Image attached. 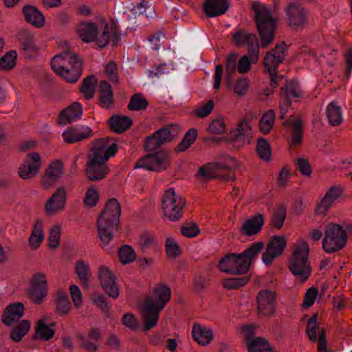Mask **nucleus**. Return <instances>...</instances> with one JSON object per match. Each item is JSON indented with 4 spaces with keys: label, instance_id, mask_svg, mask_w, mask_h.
I'll list each match as a JSON object with an SVG mask.
<instances>
[{
    "label": "nucleus",
    "instance_id": "obj_28",
    "mask_svg": "<svg viewBox=\"0 0 352 352\" xmlns=\"http://www.w3.org/2000/svg\"><path fill=\"white\" fill-rule=\"evenodd\" d=\"M342 193V188L340 186H331L325 193L324 197L316 207V212L324 215L333 206Z\"/></svg>",
    "mask_w": 352,
    "mask_h": 352
},
{
    "label": "nucleus",
    "instance_id": "obj_62",
    "mask_svg": "<svg viewBox=\"0 0 352 352\" xmlns=\"http://www.w3.org/2000/svg\"><path fill=\"white\" fill-rule=\"evenodd\" d=\"M250 87V81L246 78L238 79L233 86L234 92L239 96H244Z\"/></svg>",
    "mask_w": 352,
    "mask_h": 352
},
{
    "label": "nucleus",
    "instance_id": "obj_36",
    "mask_svg": "<svg viewBox=\"0 0 352 352\" xmlns=\"http://www.w3.org/2000/svg\"><path fill=\"white\" fill-rule=\"evenodd\" d=\"M263 223V216L261 214H256L245 221L241 228V232L246 236L255 235L261 231Z\"/></svg>",
    "mask_w": 352,
    "mask_h": 352
},
{
    "label": "nucleus",
    "instance_id": "obj_40",
    "mask_svg": "<svg viewBox=\"0 0 352 352\" xmlns=\"http://www.w3.org/2000/svg\"><path fill=\"white\" fill-rule=\"evenodd\" d=\"M264 248V244L261 241H257L252 244L241 252V256L244 258V260L248 262V266L249 268L250 265L258 258V256L261 250Z\"/></svg>",
    "mask_w": 352,
    "mask_h": 352
},
{
    "label": "nucleus",
    "instance_id": "obj_56",
    "mask_svg": "<svg viewBox=\"0 0 352 352\" xmlns=\"http://www.w3.org/2000/svg\"><path fill=\"white\" fill-rule=\"evenodd\" d=\"M197 137V131L195 129H190L185 134L181 142L177 146L179 151H184L188 149L195 141Z\"/></svg>",
    "mask_w": 352,
    "mask_h": 352
},
{
    "label": "nucleus",
    "instance_id": "obj_39",
    "mask_svg": "<svg viewBox=\"0 0 352 352\" xmlns=\"http://www.w3.org/2000/svg\"><path fill=\"white\" fill-rule=\"evenodd\" d=\"M326 114L329 122L332 126H338L343 121V115L341 107L334 101L329 103L326 109Z\"/></svg>",
    "mask_w": 352,
    "mask_h": 352
},
{
    "label": "nucleus",
    "instance_id": "obj_29",
    "mask_svg": "<svg viewBox=\"0 0 352 352\" xmlns=\"http://www.w3.org/2000/svg\"><path fill=\"white\" fill-rule=\"evenodd\" d=\"M153 9L151 6H146L144 2H140L131 9L123 12L124 21H129L131 24H135L138 22V17H152Z\"/></svg>",
    "mask_w": 352,
    "mask_h": 352
},
{
    "label": "nucleus",
    "instance_id": "obj_13",
    "mask_svg": "<svg viewBox=\"0 0 352 352\" xmlns=\"http://www.w3.org/2000/svg\"><path fill=\"white\" fill-rule=\"evenodd\" d=\"M179 127L176 124H170L157 131L151 136L146 138L145 148L148 151H153L162 144L172 141L177 137Z\"/></svg>",
    "mask_w": 352,
    "mask_h": 352
},
{
    "label": "nucleus",
    "instance_id": "obj_5",
    "mask_svg": "<svg viewBox=\"0 0 352 352\" xmlns=\"http://www.w3.org/2000/svg\"><path fill=\"white\" fill-rule=\"evenodd\" d=\"M81 64L80 58L74 53L65 51L52 58L51 67L55 73L73 83L81 75Z\"/></svg>",
    "mask_w": 352,
    "mask_h": 352
},
{
    "label": "nucleus",
    "instance_id": "obj_30",
    "mask_svg": "<svg viewBox=\"0 0 352 352\" xmlns=\"http://www.w3.org/2000/svg\"><path fill=\"white\" fill-rule=\"evenodd\" d=\"M24 305L22 302H14L9 305L2 316L3 322L7 326H12L23 317Z\"/></svg>",
    "mask_w": 352,
    "mask_h": 352
},
{
    "label": "nucleus",
    "instance_id": "obj_59",
    "mask_svg": "<svg viewBox=\"0 0 352 352\" xmlns=\"http://www.w3.org/2000/svg\"><path fill=\"white\" fill-rule=\"evenodd\" d=\"M17 54L15 51H10L6 53L0 59V68L4 70H9L16 65Z\"/></svg>",
    "mask_w": 352,
    "mask_h": 352
},
{
    "label": "nucleus",
    "instance_id": "obj_35",
    "mask_svg": "<svg viewBox=\"0 0 352 352\" xmlns=\"http://www.w3.org/2000/svg\"><path fill=\"white\" fill-rule=\"evenodd\" d=\"M82 114V105L79 102H74L62 111L59 116L58 122L61 125H66L80 119Z\"/></svg>",
    "mask_w": 352,
    "mask_h": 352
},
{
    "label": "nucleus",
    "instance_id": "obj_47",
    "mask_svg": "<svg viewBox=\"0 0 352 352\" xmlns=\"http://www.w3.org/2000/svg\"><path fill=\"white\" fill-rule=\"evenodd\" d=\"M30 322L29 320H21L19 324L12 330L10 334L11 339L16 342H20L30 331Z\"/></svg>",
    "mask_w": 352,
    "mask_h": 352
},
{
    "label": "nucleus",
    "instance_id": "obj_51",
    "mask_svg": "<svg viewBox=\"0 0 352 352\" xmlns=\"http://www.w3.org/2000/svg\"><path fill=\"white\" fill-rule=\"evenodd\" d=\"M256 151L261 160L264 161H269L270 160L271 147L265 139L263 138L258 139Z\"/></svg>",
    "mask_w": 352,
    "mask_h": 352
},
{
    "label": "nucleus",
    "instance_id": "obj_20",
    "mask_svg": "<svg viewBox=\"0 0 352 352\" xmlns=\"http://www.w3.org/2000/svg\"><path fill=\"white\" fill-rule=\"evenodd\" d=\"M117 145L110 138L100 139L96 141L93 147L92 155L89 159L107 163L109 158L117 152Z\"/></svg>",
    "mask_w": 352,
    "mask_h": 352
},
{
    "label": "nucleus",
    "instance_id": "obj_52",
    "mask_svg": "<svg viewBox=\"0 0 352 352\" xmlns=\"http://www.w3.org/2000/svg\"><path fill=\"white\" fill-rule=\"evenodd\" d=\"M62 228L58 224L52 226L49 230V248L56 249L60 245Z\"/></svg>",
    "mask_w": 352,
    "mask_h": 352
},
{
    "label": "nucleus",
    "instance_id": "obj_42",
    "mask_svg": "<svg viewBox=\"0 0 352 352\" xmlns=\"http://www.w3.org/2000/svg\"><path fill=\"white\" fill-rule=\"evenodd\" d=\"M75 272L82 283L87 287L92 276L89 264L83 261H77Z\"/></svg>",
    "mask_w": 352,
    "mask_h": 352
},
{
    "label": "nucleus",
    "instance_id": "obj_9",
    "mask_svg": "<svg viewBox=\"0 0 352 352\" xmlns=\"http://www.w3.org/2000/svg\"><path fill=\"white\" fill-rule=\"evenodd\" d=\"M236 166V160L227 157L224 162L208 163L201 166L196 174L197 177L201 179H209L213 177H222L226 180H234L232 175H223V173Z\"/></svg>",
    "mask_w": 352,
    "mask_h": 352
},
{
    "label": "nucleus",
    "instance_id": "obj_22",
    "mask_svg": "<svg viewBox=\"0 0 352 352\" xmlns=\"http://www.w3.org/2000/svg\"><path fill=\"white\" fill-rule=\"evenodd\" d=\"M67 199L65 188H58L45 204V214L49 217H53L63 212L66 207Z\"/></svg>",
    "mask_w": 352,
    "mask_h": 352
},
{
    "label": "nucleus",
    "instance_id": "obj_1",
    "mask_svg": "<svg viewBox=\"0 0 352 352\" xmlns=\"http://www.w3.org/2000/svg\"><path fill=\"white\" fill-rule=\"evenodd\" d=\"M76 32L83 42H96L100 48L107 46L111 41L113 44L118 41L116 31L102 16L96 17L91 21L80 22L76 25Z\"/></svg>",
    "mask_w": 352,
    "mask_h": 352
},
{
    "label": "nucleus",
    "instance_id": "obj_60",
    "mask_svg": "<svg viewBox=\"0 0 352 352\" xmlns=\"http://www.w3.org/2000/svg\"><path fill=\"white\" fill-rule=\"evenodd\" d=\"M248 280L247 277L230 278L223 280L222 285L228 289H235L246 285Z\"/></svg>",
    "mask_w": 352,
    "mask_h": 352
},
{
    "label": "nucleus",
    "instance_id": "obj_64",
    "mask_svg": "<svg viewBox=\"0 0 352 352\" xmlns=\"http://www.w3.org/2000/svg\"><path fill=\"white\" fill-rule=\"evenodd\" d=\"M213 109L214 102L208 100L207 102L198 106L195 110V113L198 118H205L210 114Z\"/></svg>",
    "mask_w": 352,
    "mask_h": 352
},
{
    "label": "nucleus",
    "instance_id": "obj_55",
    "mask_svg": "<svg viewBox=\"0 0 352 352\" xmlns=\"http://www.w3.org/2000/svg\"><path fill=\"white\" fill-rule=\"evenodd\" d=\"M96 80L94 76L87 77L82 82L80 91L87 99L93 98L95 93Z\"/></svg>",
    "mask_w": 352,
    "mask_h": 352
},
{
    "label": "nucleus",
    "instance_id": "obj_58",
    "mask_svg": "<svg viewBox=\"0 0 352 352\" xmlns=\"http://www.w3.org/2000/svg\"><path fill=\"white\" fill-rule=\"evenodd\" d=\"M99 199V193L96 188L91 186L87 188L83 199L84 204L87 208L96 206Z\"/></svg>",
    "mask_w": 352,
    "mask_h": 352
},
{
    "label": "nucleus",
    "instance_id": "obj_49",
    "mask_svg": "<svg viewBox=\"0 0 352 352\" xmlns=\"http://www.w3.org/2000/svg\"><path fill=\"white\" fill-rule=\"evenodd\" d=\"M285 124L290 125L293 127L294 131L292 143L294 145L300 144L302 138V124L301 120L292 118L285 122Z\"/></svg>",
    "mask_w": 352,
    "mask_h": 352
},
{
    "label": "nucleus",
    "instance_id": "obj_21",
    "mask_svg": "<svg viewBox=\"0 0 352 352\" xmlns=\"http://www.w3.org/2000/svg\"><path fill=\"white\" fill-rule=\"evenodd\" d=\"M306 332L311 342L318 341V349L319 352H329L327 349L326 329L320 327L318 322L317 314H314L308 320Z\"/></svg>",
    "mask_w": 352,
    "mask_h": 352
},
{
    "label": "nucleus",
    "instance_id": "obj_16",
    "mask_svg": "<svg viewBox=\"0 0 352 352\" xmlns=\"http://www.w3.org/2000/svg\"><path fill=\"white\" fill-rule=\"evenodd\" d=\"M285 12L287 23L292 29H301L308 23L307 11L297 2H290Z\"/></svg>",
    "mask_w": 352,
    "mask_h": 352
},
{
    "label": "nucleus",
    "instance_id": "obj_54",
    "mask_svg": "<svg viewBox=\"0 0 352 352\" xmlns=\"http://www.w3.org/2000/svg\"><path fill=\"white\" fill-rule=\"evenodd\" d=\"M237 57L238 55L236 54H231L226 59V82L228 89L230 88L232 74L236 70Z\"/></svg>",
    "mask_w": 352,
    "mask_h": 352
},
{
    "label": "nucleus",
    "instance_id": "obj_33",
    "mask_svg": "<svg viewBox=\"0 0 352 352\" xmlns=\"http://www.w3.org/2000/svg\"><path fill=\"white\" fill-rule=\"evenodd\" d=\"M229 8L228 0H205L203 11L208 17H215L226 12Z\"/></svg>",
    "mask_w": 352,
    "mask_h": 352
},
{
    "label": "nucleus",
    "instance_id": "obj_24",
    "mask_svg": "<svg viewBox=\"0 0 352 352\" xmlns=\"http://www.w3.org/2000/svg\"><path fill=\"white\" fill-rule=\"evenodd\" d=\"M286 246V239L283 236H275L268 243L266 250L261 256L265 265H270L272 261L283 252Z\"/></svg>",
    "mask_w": 352,
    "mask_h": 352
},
{
    "label": "nucleus",
    "instance_id": "obj_8",
    "mask_svg": "<svg viewBox=\"0 0 352 352\" xmlns=\"http://www.w3.org/2000/svg\"><path fill=\"white\" fill-rule=\"evenodd\" d=\"M186 204L184 199L174 188L165 191L162 198V210L164 217L171 221L179 219Z\"/></svg>",
    "mask_w": 352,
    "mask_h": 352
},
{
    "label": "nucleus",
    "instance_id": "obj_4",
    "mask_svg": "<svg viewBox=\"0 0 352 352\" xmlns=\"http://www.w3.org/2000/svg\"><path fill=\"white\" fill-rule=\"evenodd\" d=\"M251 8L261 38V46L265 48L274 40L277 19L269 7L260 1H253Z\"/></svg>",
    "mask_w": 352,
    "mask_h": 352
},
{
    "label": "nucleus",
    "instance_id": "obj_3",
    "mask_svg": "<svg viewBox=\"0 0 352 352\" xmlns=\"http://www.w3.org/2000/svg\"><path fill=\"white\" fill-rule=\"evenodd\" d=\"M121 208L115 199H109L97 219L98 235L102 248L109 250V244L113 236V232L118 229Z\"/></svg>",
    "mask_w": 352,
    "mask_h": 352
},
{
    "label": "nucleus",
    "instance_id": "obj_12",
    "mask_svg": "<svg viewBox=\"0 0 352 352\" xmlns=\"http://www.w3.org/2000/svg\"><path fill=\"white\" fill-rule=\"evenodd\" d=\"M218 267L221 272L231 275L244 274L250 269L241 253L226 255L220 260Z\"/></svg>",
    "mask_w": 352,
    "mask_h": 352
},
{
    "label": "nucleus",
    "instance_id": "obj_17",
    "mask_svg": "<svg viewBox=\"0 0 352 352\" xmlns=\"http://www.w3.org/2000/svg\"><path fill=\"white\" fill-rule=\"evenodd\" d=\"M97 277L103 290L112 298H117L120 289L116 283V276L108 266L102 265L98 267Z\"/></svg>",
    "mask_w": 352,
    "mask_h": 352
},
{
    "label": "nucleus",
    "instance_id": "obj_7",
    "mask_svg": "<svg viewBox=\"0 0 352 352\" xmlns=\"http://www.w3.org/2000/svg\"><path fill=\"white\" fill-rule=\"evenodd\" d=\"M346 229L336 223H330L324 231L322 247L327 253L336 252L342 249L347 241Z\"/></svg>",
    "mask_w": 352,
    "mask_h": 352
},
{
    "label": "nucleus",
    "instance_id": "obj_34",
    "mask_svg": "<svg viewBox=\"0 0 352 352\" xmlns=\"http://www.w3.org/2000/svg\"><path fill=\"white\" fill-rule=\"evenodd\" d=\"M44 238V222L43 220L38 219L34 222L28 239L30 249L38 250L43 242Z\"/></svg>",
    "mask_w": 352,
    "mask_h": 352
},
{
    "label": "nucleus",
    "instance_id": "obj_15",
    "mask_svg": "<svg viewBox=\"0 0 352 352\" xmlns=\"http://www.w3.org/2000/svg\"><path fill=\"white\" fill-rule=\"evenodd\" d=\"M303 95L304 94L296 81H290L285 87L281 88L279 103L280 118H285L289 111L291 102H296L297 99L302 98Z\"/></svg>",
    "mask_w": 352,
    "mask_h": 352
},
{
    "label": "nucleus",
    "instance_id": "obj_41",
    "mask_svg": "<svg viewBox=\"0 0 352 352\" xmlns=\"http://www.w3.org/2000/svg\"><path fill=\"white\" fill-rule=\"evenodd\" d=\"M248 349L249 352H273L267 340L261 337L248 339Z\"/></svg>",
    "mask_w": 352,
    "mask_h": 352
},
{
    "label": "nucleus",
    "instance_id": "obj_37",
    "mask_svg": "<svg viewBox=\"0 0 352 352\" xmlns=\"http://www.w3.org/2000/svg\"><path fill=\"white\" fill-rule=\"evenodd\" d=\"M192 337L199 344L208 345L213 339L212 330L204 325L195 324L192 329Z\"/></svg>",
    "mask_w": 352,
    "mask_h": 352
},
{
    "label": "nucleus",
    "instance_id": "obj_43",
    "mask_svg": "<svg viewBox=\"0 0 352 352\" xmlns=\"http://www.w3.org/2000/svg\"><path fill=\"white\" fill-rule=\"evenodd\" d=\"M99 96L101 107L108 108L111 105L113 100V93L109 83L106 80H102L100 83Z\"/></svg>",
    "mask_w": 352,
    "mask_h": 352
},
{
    "label": "nucleus",
    "instance_id": "obj_44",
    "mask_svg": "<svg viewBox=\"0 0 352 352\" xmlns=\"http://www.w3.org/2000/svg\"><path fill=\"white\" fill-rule=\"evenodd\" d=\"M54 336V330L47 325L44 319L38 320L35 326V337L36 339L47 341Z\"/></svg>",
    "mask_w": 352,
    "mask_h": 352
},
{
    "label": "nucleus",
    "instance_id": "obj_57",
    "mask_svg": "<svg viewBox=\"0 0 352 352\" xmlns=\"http://www.w3.org/2000/svg\"><path fill=\"white\" fill-rule=\"evenodd\" d=\"M118 254L121 263L124 265L133 262L136 258L134 250L127 245L122 246L120 249Z\"/></svg>",
    "mask_w": 352,
    "mask_h": 352
},
{
    "label": "nucleus",
    "instance_id": "obj_31",
    "mask_svg": "<svg viewBox=\"0 0 352 352\" xmlns=\"http://www.w3.org/2000/svg\"><path fill=\"white\" fill-rule=\"evenodd\" d=\"M92 130L87 126H81L78 128L67 129L63 133L65 142L73 144L82 141L91 135Z\"/></svg>",
    "mask_w": 352,
    "mask_h": 352
},
{
    "label": "nucleus",
    "instance_id": "obj_10",
    "mask_svg": "<svg viewBox=\"0 0 352 352\" xmlns=\"http://www.w3.org/2000/svg\"><path fill=\"white\" fill-rule=\"evenodd\" d=\"M49 287L46 273L38 271L32 274L26 289L28 298L35 304L43 303L48 294Z\"/></svg>",
    "mask_w": 352,
    "mask_h": 352
},
{
    "label": "nucleus",
    "instance_id": "obj_11",
    "mask_svg": "<svg viewBox=\"0 0 352 352\" xmlns=\"http://www.w3.org/2000/svg\"><path fill=\"white\" fill-rule=\"evenodd\" d=\"M286 45L284 43L278 44L274 49L269 52L264 58V66L270 76L271 83L276 87L278 82L276 69L278 65L285 57Z\"/></svg>",
    "mask_w": 352,
    "mask_h": 352
},
{
    "label": "nucleus",
    "instance_id": "obj_14",
    "mask_svg": "<svg viewBox=\"0 0 352 352\" xmlns=\"http://www.w3.org/2000/svg\"><path fill=\"white\" fill-rule=\"evenodd\" d=\"M169 166L168 155L166 151H160L148 154L140 159L134 168H145L152 171H161Z\"/></svg>",
    "mask_w": 352,
    "mask_h": 352
},
{
    "label": "nucleus",
    "instance_id": "obj_63",
    "mask_svg": "<svg viewBox=\"0 0 352 352\" xmlns=\"http://www.w3.org/2000/svg\"><path fill=\"white\" fill-rule=\"evenodd\" d=\"M93 303L99 307L107 315L109 314L110 307L104 294L95 293L92 296Z\"/></svg>",
    "mask_w": 352,
    "mask_h": 352
},
{
    "label": "nucleus",
    "instance_id": "obj_27",
    "mask_svg": "<svg viewBox=\"0 0 352 352\" xmlns=\"http://www.w3.org/2000/svg\"><path fill=\"white\" fill-rule=\"evenodd\" d=\"M257 307L260 314L272 316L275 309V294L270 290H262L257 296Z\"/></svg>",
    "mask_w": 352,
    "mask_h": 352
},
{
    "label": "nucleus",
    "instance_id": "obj_2",
    "mask_svg": "<svg viewBox=\"0 0 352 352\" xmlns=\"http://www.w3.org/2000/svg\"><path fill=\"white\" fill-rule=\"evenodd\" d=\"M171 291L164 283L156 285L151 295L141 305L142 329L147 332L154 328L159 320L160 313L170 300Z\"/></svg>",
    "mask_w": 352,
    "mask_h": 352
},
{
    "label": "nucleus",
    "instance_id": "obj_50",
    "mask_svg": "<svg viewBox=\"0 0 352 352\" xmlns=\"http://www.w3.org/2000/svg\"><path fill=\"white\" fill-rule=\"evenodd\" d=\"M275 120V112L274 110H269L261 118L259 122V127L264 134L270 133L272 129Z\"/></svg>",
    "mask_w": 352,
    "mask_h": 352
},
{
    "label": "nucleus",
    "instance_id": "obj_38",
    "mask_svg": "<svg viewBox=\"0 0 352 352\" xmlns=\"http://www.w3.org/2000/svg\"><path fill=\"white\" fill-rule=\"evenodd\" d=\"M23 13L25 20L36 28L44 25L45 19L43 14L35 7L27 5L23 8Z\"/></svg>",
    "mask_w": 352,
    "mask_h": 352
},
{
    "label": "nucleus",
    "instance_id": "obj_61",
    "mask_svg": "<svg viewBox=\"0 0 352 352\" xmlns=\"http://www.w3.org/2000/svg\"><path fill=\"white\" fill-rule=\"evenodd\" d=\"M208 131L213 134L224 133L226 131L224 118L219 117L212 120L208 126Z\"/></svg>",
    "mask_w": 352,
    "mask_h": 352
},
{
    "label": "nucleus",
    "instance_id": "obj_48",
    "mask_svg": "<svg viewBox=\"0 0 352 352\" xmlns=\"http://www.w3.org/2000/svg\"><path fill=\"white\" fill-rule=\"evenodd\" d=\"M138 245L142 251L155 250L157 248V242L153 234L144 232L140 236Z\"/></svg>",
    "mask_w": 352,
    "mask_h": 352
},
{
    "label": "nucleus",
    "instance_id": "obj_46",
    "mask_svg": "<svg viewBox=\"0 0 352 352\" xmlns=\"http://www.w3.org/2000/svg\"><path fill=\"white\" fill-rule=\"evenodd\" d=\"M111 129L116 133H122L132 124V120L126 116H114L109 120Z\"/></svg>",
    "mask_w": 352,
    "mask_h": 352
},
{
    "label": "nucleus",
    "instance_id": "obj_45",
    "mask_svg": "<svg viewBox=\"0 0 352 352\" xmlns=\"http://www.w3.org/2000/svg\"><path fill=\"white\" fill-rule=\"evenodd\" d=\"M56 311L60 316H65L69 314L72 305L65 292L58 291L56 293Z\"/></svg>",
    "mask_w": 352,
    "mask_h": 352
},
{
    "label": "nucleus",
    "instance_id": "obj_32",
    "mask_svg": "<svg viewBox=\"0 0 352 352\" xmlns=\"http://www.w3.org/2000/svg\"><path fill=\"white\" fill-rule=\"evenodd\" d=\"M86 172L90 180H100L107 175L109 172V168L107 163L89 159Z\"/></svg>",
    "mask_w": 352,
    "mask_h": 352
},
{
    "label": "nucleus",
    "instance_id": "obj_53",
    "mask_svg": "<svg viewBox=\"0 0 352 352\" xmlns=\"http://www.w3.org/2000/svg\"><path fill=\"white\" fill-rule=\"evenodd\" d=\"M148 105V101L142 94H135L131 96L128 108L130 111H140L145 109Z\"/></svg>",
    "mask_w": 352,
    "mask_h": 352
},
{
    "label": "nucleus",
    "instance_id": "obj_19",
    "mask_svg": "<svg viewBox=\"0 0 352 352\" xmlns=\"http://www.w3.org/2000/svg\"><path fill=\"white\" fill-rule=\"evenodd\" d=\"M233 41L238 47L246 46L248 47L252 63L258 60L259 43L256 34L244 31H237L233 34Z\"/></svg>",
    "mask_w": 352,
    "mask_h": 352
},
{
    "label": "nucleus",
    "instance_id": "obj_18",
    "mask_svg": "<svg viewBox=\"0 0 352 352\" xmlns=\"http://www.w3.org/2000/svg\"><path fill=\"white\" fill-rule=\"evenodd\" d=\"M41 166L40 154L36 152L29 153L19 167V176L23 179H31L38 175Z\"/></svg>",
    "mask_w": 352,
    "mask_h": 352
},
{
    "label": "nucleus",
    "instance_id": "obj_25",
    "mask_svg": "<svg viewBox=\"0 0 352 352\" xmlns=\"http://www.w3.org/2000/svg\"><path fill=\"white\" fill-rule=\"evenodd\" d=\"M63 174V163L60 160H53L45 170L41 183L43 188L53 186Z\"/></svg>",
    "mask_w": 352,
    "mask_h": 352
},
{
    "label": "nucleus",
    "instance_id": "obj_23",
    "mask_svg": "<svg viewBox=\"0 0 352 352\" xmlns=\"http://www.w3.org/2000/svg\"><path fill=\"white\" fill-rule=\"evenodd\" d=\"M102 338L100 329L96 327H91L87 333L78 332L76 334L80 347L89 352H96L98 349Z\"/></svg>",
    "mask_w": 352,
    "mask_h": 352
},
{
    "label": "nucleus",
    "instance_id": "obj_6",
    "mask_svg": "<svg viewBox=\"0 0 352 352\" xmlns=\"http://www.w3.org/2000/svg\"><path fill=\"white\" fill-rule=\"evenodd\" d=\"M309 244L304 240L298 241L294 247L293 255L289 261V270L296 278L304 283L311 275V267L308 259Z\"/></svg>",
    "mask_w": 352,
    "mask_h": 352
},
{
    "label": "nucleus",
    "instance_id": "obj_26",
    "mask_svg": "<svg viewBox=\"0 0 352 352\" xmlns=\"http://www.w3.org/2000/svg\"><path fill=\"white\" fill-rule=\"evenodd\" d=\"M252 134V126L246 120L240 121L237 126L230 131L231 138L239 146L250 144Z\"/></svg>",
    "mask_w": 352,
    "mask_h": 352
}]
</instances>
